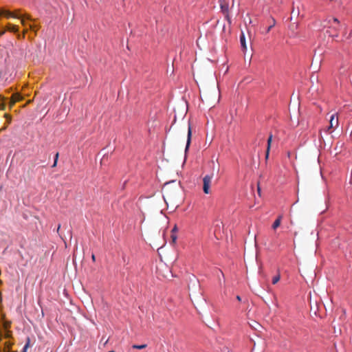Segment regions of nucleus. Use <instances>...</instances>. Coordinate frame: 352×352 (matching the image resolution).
Listing matches in <instances>:
<instances>
[{"mask_svg": "<svg viewBox=\"0 0 352 352\" xmlns=\"http://www.w3.org/2000/svg\"><path fill=\"white\" fill-rule=\"evenodd\" d=\"M147 346L146 344H141V345H138V344H133L132 346V348L133 349H145L146 347Z\"/></svg>", "mask_w": 352, "mask_h": 352, "instance_id": "13", "label": "nucleus"}, {"mask_svg": "<svg viewBox=\"0 0 352 352\" xmlns=\"http://www.w3.org/2000/svg\"><path fill=\"white\" fill-rule=\"evenodd\" d=\"M291 155H292V153H291V152H290V151H288V152L287 153V157H288L289 158L291 157Z\"/></svg>", "mask_w": 352, "mask_h": 352, "instance_id": "27", "label": "nucleus"}, {"mask_svg": "<svg viewBox=\"0 0 352 352\" xmlns=\"http://www.w3.org/2000/svg\"><path fill=\"white\" fill-rule=\"evenodd\" d=\"M170 238L172 239L173 243H175L176 241H177V234L175 233H172L171 236H170Z\"/></svg>", "mask_w": 352, "mask_h": 352, "instance_id": "17", "label": "nucleus"}, {"mask_svg": "<svg viewBox=\"0 0 352 352\" xmlns=\"http://www.w3.org/2000/svg\"><path fill=\"white\" fill-rule=\"evenodd\" d=\"M236 299H237L239 301H241V298L240 296H236Z\"/></svg>", "mask_w": 352, "mask_h": 352, "instance_id": "28", "label": "nucleus"}, {"mask_svg": "<svg viewBox=\"0 0 352 352\" xmlns=\"http://www.w3.org/2000/svg\"><path fill=\"white\" fill-rule=\"evenodd\" d=\"M9 327H10V323H8V322H5L4 323V327L6 329L8 328Z\"/></svg>", "mask_w": 352, "mask_h": 352, "instance_id": "24", "label": "nucleus"}, {"mask_svg": "<svg viewBox=\"0 0 352 352\" xmlns=\"http://www.w3.org/2000/svg\"><path fill=\"white\" fill-rule=\"evenodd\" d=\"M280 276L279 274H278L276 276L273 277L272 284H274V285L276 284L280 280Z\"/></svg>", "mask_w": 352, "mask_h": 352, "instance_id": "15", "label": "nucleus"}, {"mask_svg": "<svg viewBox=\"0 0 352 352\" xmlns=\"http://www.w3.org/2000/svg\"><path fill=\"white\" fill-rule=\"evenodd\" d=\"M30 344V340L29 338H27V342L25 343V346H23L22 352H27V349L29 348Z\"/></svg>", "mask_w": 352, "mask_h": 352, "instance_id": "14", "label": "nucleus"}, {"mask_svg": "<svg viewBox=\"0 0 352 352\" xmlns=\"http://www.w3.org/2000/svg\"><path fill=\"white\" fill-rule=\"evenodd\" d=\"M269 153H270V150H267H267H266V154H265V157H266V159H267V158H268Z\"/></svg>", "mask_w": 352, "mask_h": 352, "instance_id": "25", "label": "nucleus"}, {"mask_svg": "<svg viewBox=\"0 0 352 352\" xmlns=\"http://www.w3.org/2000/svg\"><path fill=\"white\" fill-rule=\"evenodd\" d=\"M91 259H92V261H93L94 262V261H96V256H95V255H94V254H92V256H91Z\"/></svg>", "mask_w": 352, "mask_h": 352, "instance_id": "26", "label": "nucleus"}, {"mask_svg": "<svg viewBox=\"0 0 352 352\" xmlns=\"http://www.w3.org/2000/svg\"><path fill=\"white\" fill-rule=\"evenodd\" d=\"M334 128L333 127H331V124L329 125V126H327L324 131L328 133H331L333 132V129Z\"/></svg>", "mask_w": 352, "mask_h": 352, "instance_id": "18", "label": "nucleus"}, {"mask_svg": "<svg viewBox=\"0 0 352 352\" xmlns=\"http://www.w3.org/2000/svg\"><path fill=\"white\" fill-rule=\"evenodd\" d=\"M281 219H282V216H278V218L274 221V222L272 225V228L274 230H276L278 227L280 226V223H281Z\"/></svg>", "mask_w": 352, "mask_h": 352, "instance_id": "8", "label": "nucleus"}, {"mask_svg": "<svg viewBox=\"0 0 352 352\" xmlns=\"http://www.w3.org/2000/svg\"><path fill=\"white\" fill-rule=\"evenodd\" d=\"M28 26L30 28V29L32 30H35V28L36 26L34 25H32V24H28Z\"/></svg>", "mask_w": 352, "mask_h": 352, "instance_id": "21", "label": "nucleus"}, {"mask_svg": "<svg viewBox=\"0 0 352 352\" xmlns=\"http://www.w3.org/2000/svg\"><path fill=\"white\" fill-rule=\"evenodd\" d=\"M258 193H260V188H259V186H258Z\"/></svg>", "mask_w": 352, "mask_h": 352, "instance_id": "31", "label": "nucleus"}, {"mask_svg": "<svg viewBox=\"0 0 352 352\" xmlns=\"http://www.w3.org/2000/svg\"><path fill=\"white\" fill-rule=\"evenodd\" d=\"M21 99L22 97L19 94H13L10 101V107L11 108L15 104V102L21 100Z\"/></svg>", "mask_w": 352, "mask_h": 352, "instance_id": "6", "label": "nucleus"}, {"mask_svg": "<svg viewBox=\"0 0 352 352\" xmlns=\"http://www.w3.org/2000/svg\"><path fill=\"white\" fill-rule=\"evenodd\" d=\"M177 228L176 226H175L172 230V233H175V232H177Z\"/></svg>", "mask_w": 352, "mask_h": 352, "instance_id": "23", "label": "nucleus"}, {"mask_svg": "<svg viewBox=\"0 0 352 352\" xmlns=\"http://www.w3.org/2000/svg\"><path fill=\"white\" fill-rule=\"evenodd\" d=\"M8 30H9L10 32H16L18 31V27L16 25H14L8 24Z\"/></svg>", "mask_w": 352, "mask_h": 352, "instance_id": "10", "label": "nucleus"}, {"mask_svg": "<svg viewBox=\"0 0 352 352\" xmlns=\"http://www.w3.org/2000/svg\"><path fill=\"white\" fill-rule=\"evenodd\" d=\"M240 42H241L242 48L243 49V50H245L247 49V46H246V43H245V35L243 33H242L240 36Z\"/></svg>", "mask_w": 352, "mask_h": 352, "instance_id": "9", "label": "nucleus"}, {"mask_svg": "<svg viewBox=\"0 0 352 352\" xmlns=\"http://www.w3.org/2000/svg\"><path fill=\"white\" fill-rule=\"evenodd\" d=\"M4 116L7 120V123L6 125H5L4 127L1 129V130H5L7 128L8 124H9L12 120L11 116L10 115L6 113Z\"/></svg>", "mask_w": 352, "mask_h": 352, "instance_id": "11", "label": "nucleus"}, {"mask_svg": "<svg viewBox=\"0 0 352 352\" xmlns=\"http://www.w3.org/2000/svg\"><path fill=\"white\" fill-rule=\"evenodd\" d=\"M58 158V153H57L56 154V155H55V159H54V164L52 165V167H55L56 166Z\"/></svg>", "mask_w": 352, "mask_h": 352, "instance_id": "20", "label": "nucleus"}, {"mask_svg": "<svg viewBox=\"0 0 352 352\" xmlns=\"http://www.w3.org/2000/svg\"><path fill=\"white\" fill-rule=\"evenodd\" d=\"M327 32L329 33V36L331 37H336L338 36L337 34H331L329 31H327Z\"/></svg>", "mask_w": 352, "mask_h": 352, "instance_id": "22", "label": "nucleus"}, {"mask_svg": "<svg viewBox=\"0 0 352 352\" xmlns=\"http://www.w3.org/2000/svg\"><path fill=\"white\" fill-rule=\"evenodd\" d=\"M219 6L221 12L225 16L226 19L229 23H231V19L229 15V1L228 0H219Z\"/></svg>", "mask_w": 352, "mask_h": 352, "instance_id": "2", "label": "nucleus"}, {"mask_svg": "<svg viewBox=\"0 0 352 352\" xmlns=\"http://www.w3.org/2000/svg\"><path fill=\"white\" fill-rule=\"evenodd\" d=\"M270 20H271V24L269 25V27L267 28V29L266 30L267 32H269L271 30V29L276 25V21L273 17H271Z\"/></svg>", "mask_w": 352, "mask_h": 352, "instance_id": "12", "label": "nucleus"}, {"mask_svg": "<svg viewBox=\"0 0 352 352\" xmlns=\"http://www.w3.org/2000/svg\"><path fill=\"white\" fill-rule=\"evenodd\" d=\"M60 228V225H58V228H57V232H58V231H59Z\"/></svg>", "mask_w": 352, "mask_h": 352, "instance_id": "29", "label": "nucleus"}, {"mask_svg": "<svg viewBox=\"0 0 352 352\" xmlns=\"http://www.w3.org/2000/svg\"><path fill=\"white\" fill-rule=\"evenodd\" d=\"M272 141V135H270L267 139V150H270Z\"/></svg>", "mask_w": 352, "mask_h": 352, "instance_id": "16", "label": "nucleus"}, {"mask_svg": "<svg viewBox=\"0 0 352 352\" xmlns=\"http://www.w3.org/2000/svg\"><path fill=\"white\" fill-rule=\"evenodd\" d=\"M213 175H207L203 178V190L205 194L210 192V187L211 185Z\"/></svg>", "mask_w": 352, "mask_h": 352, "instance_id": "3", "label": "nucleus"}, {"mask_svg": "<svg viewBox=\"0 0 352 352\" xmlns=\"http://www.w3.org/2000/svg\"><path fill=\"white\" fill-rule=\"evenodd\" d=\"M329 124H331V127L336 128L338 126V118L336 114H333L329 120Z\"/></svg>", "mask_w": 352, "mask_h": 352, "instance_id": "5", "label": "nucleus"}, {"mask_svg": "<svg viewBox=\"0 0 352 352\" xmlns=\"http://www.w3.org/2000/svg\"><path fill=\"white\" fill-rule=\"evenodd\" d=\"M4 15L6 17H14V18H19L21 19V21L23 25L26 26L28 25V23H26V19L29 21H33V19L30 17V15H25V16H19L15 14L12 13L10 11L4 10H0V16Z\"/></svg>", "mask_w": 352, "mask_h": 352, "instance_id": "1", "label": "nucleus"}, {"mask_svg": "<svg viewBox=\"0 0 352 352\" xmlns=\"http://www.w3.org/2000/svg\"><path fill=\"white\" fill-rule=\"evenodd\" d=\"M4 32H5L4 31H3V32H0V36H1V35H3V34H4Z\"/></svg>", "mask_w": 352, "mask_h": 352, "instance_id": "30", "label": "nucleus"}, {"mask_svg": "<svg viewBox=\"0 0 352 352\" xmlns=\"http://www.w3.org/2000/svg\"><path fill=\"white\" fill-rule=\"evenodd\" d=\"M109 352H115L114 351H110Z\"/></svg>", "mask_w": 352, "mask_h": 352, "instance_id": "32", "label": "nucleus"}, {"mask_svg": "<svg viewBox=\"0 0 352 352\" xmlns=\"http://www.w3.org/2000/svg\"><path fill=\"white\" fill-rule=\"evenodd\" d=\"M191 135H192V131H191L190 126L189 124L188 125V135H187L186 146V148H185L186 151L188 149V147L190 146V141H191Z\"/></svg>", "mask_w": 352, "mask_h": 352, "instance_id": "7", "label": "nucleus"}, {"mask_svg": "<svg viewBox=\"0 0 352 352\" xmlns=\"http://www.w3.org/2000/svg\"><path fill=\"white\" fill-rule=\"evenodd\" d=\"M0 99L1 101V103L0 104V109L3 110L5 109V104L3 102V100H5V98L0 96Z\"/></svg>", "mask_w": 352, "mask_h": 352, "instance_id": "19", "label": "nucleus"}, {"mask_svg": "<svg viewBox=\"0 0 352 352\" xmlns=\"http://www.w3.org/2000/svg\"><path fill=\"white\" fill-rule=\"evenodd\" d=\"M324 27L328 26L329 28H332L333 29L337 28L339 25V21L336 18H328L324 21Z\"/></svg>", "mask_w": 352, "mask_h": 352, "instance_id": "4", "label": "nucleus"}]
</instances>
